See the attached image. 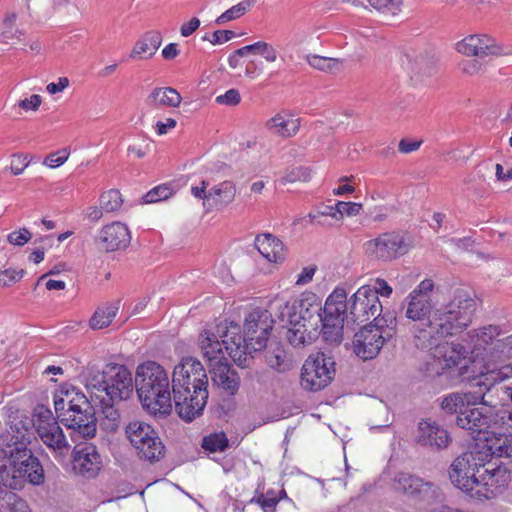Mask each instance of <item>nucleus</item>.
Instances as JSON below:
<instances>
[{
    "label": "nucleus",
    "mask_w": 512,
    "mask_h": 512,
    "mask_svg": "<svg viewBox=\"0 0 512 512\" xmlns=\"http://www.w3.org/2000/svg\"><path fill=\"white\" fill-rule=\"evenodd\" d=\"M431 279L422 280L405 299V316L415 322L413 341L417 348L428 350L434 359L428 371L440 375L445 369L462 364L468 355L495 382L512 375V365L499 364L512 355V334L502 325L487 324L469 330L462 341H442L467 329L476 311V301L466 288H457L451 299L433 308Z\"/></svg>",
    "instance_id": "nucleus-1"
},
{
    "label": "nucleus",
    "mask_w": 512,
    "mask_h": 512,
    "mask_svg": "<svg viewBox=\"0 0 512 512\" xmlns=\"http://www.w3.org/2000/svg\"><path fill=\"white\" fill-rule=\"evenodd\" d=\"M511 358L512 355L503 360L499 364L500 369L512 365V362L507 363ZM460 374L466 380L471 381L473 386L479 387V391L447 394L442 399L441 408L448 414H457V426L469 431L473 443H476L477 438H482L488 433L489 429L499 423L498 414L495 413L493 407L487 405L484 399L486 392L490 391L495 385L511 378L512 375L495 382L488 381L485 373H482L480 367L472 361L470 355L465 359V364L460 367Z\"/></svg>",
    "instance_id": "nucleus-2"
},
{
    "label": "nucleus",
    "mask_w": 512,
    "mask_h": 512,
    "mask_svg": "<svg viewBox=\"0 0 512 512\" xmlns=\"http://www.w3.org/2000/svg\"><path fill=\"white\" fill-rule=\"evenodd\" d=\"M91 400L78 388L72 385H62L54 394V408L57 417L75 435L82 438H92L96 434L97 425L92 403L99 400L103 419L101 426L114 432L119 426L120 415L117 409L103 395L90 392Z\"/></svg>",
    "instance_id": "nucleus-3"
},
{
    "label": "nucleus",
    "mask_w": 512,
    "mask_h": 512,
    "mask_svg": "<svg viewBox=\"0 0 512 512\" xmlns=\"http://www.w3.org/2000/svg\"><path fill=\"white\" fill-rule=\"evenodd\" d=\"M472 444L469 450L457 457L449 469L452 484L475 501L494 498L510 480L505 467L485 468L487 461Z\"/></svg>",
    "instance_id": "nucleus-4"
},
{
    "label": "nucleus",
    "mask_w": 512,
    "mask_h": 512,
    "mask_svg": "<svg viewBox=\"0 0 512 512\" xmlns=\"http://www.w3.org/2000/svg\"><path fill=\"white\" fill-rule=\"evenodd\" d=\"M172 392L181 419L191 422L202 414L208 399V377L198 359L184 357L174 367Z\"/></svg>",
    "instance_id": "nucleus-5"
},
{
    "label": "nucleus",
    "mask_w": 512,
    "mask_h": 512,
    "mask_svg": "<svg viewBox=\"0 0 512 512\" xmlns=\"http://www.w3.org/2000/svg\"><path fill=\"white\" fill-rule=\"evenodd\" d=\"M12 443L0 451V494L4 489L19 490L26 480L32 485L44 482L43 467L30 449L29 439L20 434L12 436Z\"/></svg>",
    "instance_id": "nucleus-6"
},
{
    "label": "nucleus",
    "mask_w": 512,
    "mask_h": 512,
    "mask_svg": "<svg viewBox=\"0 0 512 512\" xmlns=\"http://www.w3.org/2000/svg\"><path fill=\"white\" fill-rule=\"evenodd\" d=\"M321 311V301L312 292L285 304L281 317L289 325L287 338L291 345L298 347L313 342L320 327Z\"/></svg>",
    "instance_id": "nucleus-7"
},
{
    "label": "nucleus",
    "mask_w": 512,
    "mask_h": 512,
    "mask_svg": "<svg viewBox=\"0 0 512 512\" xmlns=\"http://www.w3.org/2000/svg\"><path fill=\"white\" fill-rule=\"evenodd\" d=\"M135 385L142 405L154 415L172 411L170 379L166 370L155 361H146L136 370Z\"/></svg>",
    "instance_id": "nucleus-8"
},
{
    "label": "nucleus",
    "mask_w": 512,
    "mask_h": 512,
    "mask_svg": "<svg viewBox=\"0 0 512 512\" xmlns=\"http://www.w3.org/2000/svg\"><path fill=\"white\" fill-rule=\"evenodd\" d=\"M240 327L230 322L211 323L205 326L198 337V346L203 357L212 364L224 360L225 353L239 366H246L240 350Z\"/></svg>",
    "instance_id": "nucleus-9"
},
{
    "label": "nucleus",
    "mask_w": 512,
    "mask_h": 512,
    "mask_svg": "<svg viewBox=\"0 0 512 512\" xmlns=\"http://www.w3.org/2000/svg\"><path fill=\"white\" fill-rule=\"evenodd\" d=\"M396 326V316L387 311L375 323L361 328L352 341L353 352L363 360L375 358L384 343L392 338Z\"/></svg>",
    "instance_id": "nucleus-10"
},
{
    "label": "nucleus",
    "mask_w": 512,
    "mask_h": 512,
    "mask_svg": "<svg viewBox=\"0 0 512 512\" xmlns=\"http://www.w3.org/2000/svg\"><path fill=\"white\" fill-rule=\"evenodd\" d=\"M272 319L266 310H253L245 318L244 335L240 334V350L245 363L247 356L261 351L266 347L267 340L272 330Z\"/></svg>",
    "instance_id": "nucleus-11"
},
{
    "label": "nucleus",
    "mask_w": 512,
    "mask_h": 512,
    "mask_svg": "<svg viewBox=\"0 0 512 512\" xmlns=\"http://www.w3.org/2000/svg\"><path fill=\"white\" fill-rule=\"evenodd\" d=\"M132 373L120 364H108L102 372V379L93 385L94 393L107 397L112 403L127 400L134 392Z\"/></svg>",
    "instance_id": "nucleus-12"
},
{
    "label": "nucleus",
    "mask_w": 512,
    "mask_h": 512,
    "mask_svg": "<svg viewBox=\"0 0 512 512\" xmlns=\"http://www.w3.org/2000/svg\"><path fill=\"white\" fill-rule=\"evenodd\" d=\"M335 361L324 352L312 353L301 371V386L307 391H319L328 386L335 376Z\"/></svg>",
    "instance_id": "nucleus-13"
},
{
    "label": "nucleus",
    "mask_w": 512,
    "mask_h": 512,
    "mask_svg": "<svg viewBox=\"0 0 512 512\" xmlns=\"http://www.w3.org/2000/svg\"><path fill=\"white\" fill-rule=\"evenodd\" d=\"M33 425L38 437L54 453L55 458L67 455L70 445L51 410L45 407L37 408Z\"/></svg>",
    "instance_id": "nucleus-14"
},
{
    "label": "nucleus",
    "mask_w": 512,
    "mask_h": 512,
    "mask_svg": "<svg viewBox=\"0 0 512 512\" xmlns=\"http://www.w3.org/2000/svg\"><path fill=\"white\" fill-rule=\"evenodd\" d=\"M126 436L137 450L140 458L148 461H158L164 453L157 432L147 423L132 421L126 426Z\"/></svg>",
    "instance_id": "nucleus-15"
},
{
    "label": "nucleus",
    "mask_w": 512,
    "mask_h": 512,
    "mask_svg": "<svg viewBox=\"0 0 512 512\" xmlns=\"http://www.w3.org/2000/svg\"><path fill=\"white\" fill-rule=\"evenodd\" d=\"M383 306L371 284L360 286L348 299V313L355 322H366L382 317Z\"/></svg>",
    "instance_id": "nucleus-16"
},
{
    "label": "nucleus",
    "mask_w": 512,
    "mask_h": 512,
    "mask_svg": "<svg viewBox=\"0 0 512 512\" xmlns=\"http://www.w3.org/2000/svg\"><path fill=\"white\" fill-rule=\"evenodd\" d=\"M209 182L201 180L200 185L191 186V194L203 201V205L223 209L229 206L236 197L237 187L231 180L222 181L207 191Z\"/></svg>",
    "instance_id": "nucleus-17"
},
{
    "label": "nucleus",
    "mask_w": 512,
    "mask_h": 512,
    "mask_svg": "<svg viewBox=\"0 0 512 512\" xmlns=\"http://www.w3.org/2000/svg\"><path fill=\"white\" fill-rule=\"evenodd\" d=\"M455 49L460 54L479 59L506 54L504 47L487 34L468 35L456 43Z\"/></svg>",
    "instance_id": "nucleus-18"
},
{
    "label": "nucleus",
    "mask_w": 512,
    "mask_h": 512,
    "mask_svg": "<svg viewBox=\"0 0 512 512\" xmlns=\"http://www.w3.org/2000/svg\"><path fill=\"white\" fill-rule=\"evenodd\" d=\"M501 427L499 423L489 429L487 434L482 438H477V442L473 443L479 450L487 462L492 456L497 457H511L512 456V434H505L500 432Z\"/></svg>",
    "instance_id": "nucleus-19"
},
{
    "label": "nucleus",
    "mask_w": 512,
    "mask_h": 512,
    "mask_svg": "<svg viewBox=\"0 0 512 512\" xmlns=\"http://www.w3.org/2000/svg\"><path fill=\"white\" fill-rule=\"evenodd\" d=\"M403 237L395 232L383 233L364 243L366 255L373 260L391 261L402 254Z\"/></svg>",
    "instance_id": "nucleus-20"
},
{
    "label": "nucleus",
    "mask_w": 512,
    "mask_h": 512,
    "mask_svg": "<svg viewBox=\"0 0 512 512\" xmlns=\"http://www.w3.org/2000/svg\"><path fill=\"white\" fill-rule=\"evenodd\" d=\"M395 483L397 490L413 499L431 503L439 496V489L436 485L424 482L421 478L410 474H398Z\"/></svg>",
    "instance_id": "nucleus-21"
},
{
    "label": "nucleus",
    "mask_w": 512,
    "mask_h": 512,
    "mask_svg": "<svg viewBox=\"0 0 512 512\" xmlns=\"http://www.w3.org/2000/svg\"><path fill=\"white\" fill-rule=\"evenodd\" d=\"M417 442L434 449H444L451 442V437L447 429L428 419L418 424Z\"/></svg>",
    "instance_id": "nucleus-22"
},
{
    "label": "nucleus",
    "mask_w": 512,
    "mask_h": 512,
    "mask_svg": "<svg viewBox=\"0 0 512 512\" xmlns=\"http://www.w3.org/2000/svg\"><path fill=\"white\" fill-rule=\"evenodd\" d=\"M300 119L287 110L277 112L264 123L265 130L283 139L294 137L300 129Z\"/></svg>",
    "instance_id": "nucleus-23"
},
{
    "label": "nucleus",
    "mask_w": 512,
    "mask_h": 512,
    "mask_svg": "<svg viewBox=\"0 0 512 512\" xmlns=\"http://www.w3.org/2000/svg\"><path fill=\"white\" fill-rule=\"evenodd\" d=\"M209 365L213 383L226 394L235 395L240 387V377L229 365L226 358Z\"/></svg>",
    "instance_id": "nucleus-24"
},
{
    "label": "nucleus",
    "mask_w": 512,
    "mask_h": 512,
    "mask_svg": "<svg viewBox=\"0 0 512 512\" xmlns=\"http://www.w3.org/2000/svg\"><path fill=\"white\" fill-rule=\"evenodd\" d=\"M98 238L107 251H116L126 248L131 241L128 227L119 221L105 225L99 231Z\"/></svg>",
    "instance_id": "nucleus-25"
},
{
    "label": "nucleus",
    "mask_w": 512,
    "mask_h": 512,
    "mask_svg": "<svg viewBox=\"0 0 512 512\" xmlns=\"http://www.w3.org/2000/svg\"><path fill=\"white\" fill-rule=\"evenodd\" d=\"M101 457L93 445H85L75 451L74 469L86 478L95 477L101 469Z\"/></svg>",
    "instance_id": "nucleus-26"
},
{
    "label": "nucleus",
    "mask_w": 512,
    "mask_h": 512,
    "mask_svg": "<svg viewBox=\"0 0 512 512\" xmlns=\"http://www.w3.org/2000/svg\"><path fill=\"white\" fill-rule=\"evenodd\" d=\"M163 37L158 30H149L142 34L134 43L129 58L132 60L149 59L161 46Z\"/></svg>",
    "instance_id": "nucleus-27"
},
{
    "label": "nucleus",
    "mask_w": 512,
    "mask_h": 512,
    "mask_svg": "<svg viewBox=\"0 0 512 512\" xmlns=\"http://www.w3.org/2000/svg\"><path fill=\"white\" fill-rule=\"evenodd\" d=\"M255 247L270 263H282L286 259L284 244L270 234L259 235L255 239Z\"/></svg>",
    "instance_id": "nucleus-28"
},
{
    "label": "nucleus",
    "mask_w": 512,
    "mask_h": 512,
    "mask_svg": "<svg viewBox=\"0 0 512 512\" xmlns=\"http://www.w3.org/2000/svg\"><path fill=\"white\" fill-rule=\"evenodd\" d=\"M181 101L180 93L172 87H156L146 98V104L154 109L177 108Z\"/></svg>",
    "instance_id": "nucleus-29"
},
{
    "label": "nucleus",
    "mask_w": 512,
    "mask_h": 512,
    "mask_svg": "<svg viewBox=\"0 0 512 512\" xmlns=\"http://www.w3.org/2000/svg\"><path fill=\"white\" fill-rule=\"evenodd\" d=\"M344 316L324 313L321 311V332L323 339L329 344H339L343 338Z\"/></svg>",
    "instance_id": "nucleus-30"
},
{
    "label": "nucleus",
    "mask_w": 512,
    "mask_h": 512,
    "mask_svg": "<svg viewBox=\"0 0 512 512\" xmlns=\"http://www.w3.org/2000/svg\"><path fill=\"white\" fill-rule=\"evenodd\" d=\"M119 310L118 302L99 306L89 320V325L94 330L108 327Z\"/></svg>",
    "instance_id": "nucleus-31"
},
{
    "label": "nucleus",
    "mask_w": 512,
    "mask_h": 512,
    "mask_svg": "<svg viewBox=\"0 0 512 512\" xmlns=\"http://www.w3.org/2000/svg\"><path fill=\"white\" fill-rule=\"evenodd\" d=\"M348 299L345 288L338 286L327 297L322 310L324 313L344 316L345 312H348Z\"/></svg>",
    "instance_id": "nucleus-32"
},
{
    "label": "nucleus",
    "mask_w": 512,
    "mask_h": 512,
    "mask_svg": "<svg viewBox=\"0 0 512 512\" xmlns=\"http://www.w3.org/2000/svg\"><path fill=\"white\" fill-rule=\"evenodd\" d=\"M253 5V0H243L218 16L215 20V23L217 25H223L229 21L239 19L245 13H247L253 7Z\"/></svg>",
    "instance_id": "nucleus-33"
},
{
    "label": "nucleus",
    "mask_w": 512,
    "mask_h": 512,
    "mask_svg": "<svg viewBox=\"0 0 512 512\" xmlns=\"http://www.w3.org/2000/svg\"><path fill=\"white\" fill-rule=\"evenodd\" d=\"M17 20V14L15 12H9L5 15L2 27H1V33H0V41L7 42L11 39H19L20 36L23 34L20 29H18L15 26Z\"/></svg>",
    "instance_id": "nucleus-34"
},
{
    "label": "nucleus",
    "mask_w": 512,
    "mask_h": 512,
    "mask_svg": "<svg viewBox=\"0 0 512 512\" xmlns=\"http://www.w3.org/2000/svg\"><path fill=\"white\" fill-rule=\"evenodd\" d=\"M99 204L107 213L116 212L123 205L122 195L118 190L110 189L100 195Z\"/></svg>",
    "instance_id": "nucleus-35"
},
{
    "label": "nucleus",
    "mask_w": 512,
    "mask_h": 512,
    "mask_svg": "<svg viewBox=\"0 0 512 512\" xmlns=\"http://www.w3.org/2000/svg\"><path fill=\"white\" fill-rule=\"evenodd\" d=\"M307 62L311 67L323 72H335L340 69V62L336 58L308 55Z\"/></svg>",
    "instance_id": "nucleus-36"
},
{
    "label": "nucleus",
    "mask_w": 512,
    "mask_h": 512,
    "mask_svg": "<svg viewBox=\"0 0 512 512\" xmlns=\"http://www.w3.org/2000/svg\"><path fill=\"white\" fill-rule=\"evenodd\" d=\"M202 447L209 452H222L228 447L224 432L210 434L203 438Z\"/></svg>",
    "instance_id": "nucleus-37"
},
{
    "label": "nucleus",
    "mask_w": 512,
    "mask_h": 512,
    "mask_svg": "<svg viewBox=\"0 0 512 512\" xmlns=\"http://www.w3.org/2000/svg\"><path fill=\"white\" fill-rule=\"evenodd\" d=\"M408 60L407 68L415 74H429L432 70L433 62L424 55L406 56Z\"/></svg>",
    "instance_id": "nucleus-38"
},
{
    "label": "nucleus",
    "mask_w": 512,
    "mask_h": 512,
    "mask_svg": "<svg viewBox=\"0 0 512 512\" xmlns=\"http://www.w3.org/2000/svg\"><path fill=\"white\" fill-rule=\"evenodd\" d=\"M266 361L268 365L280 372H284L289 369L290 364L286 360V353L282 347H276L270 350L266 354Z\"/></svg>",
    "instance_id": "nucleus-39"
},
{
    "label": "nucleus",
    "mask_w": 512,
    "mask_h": 512,
    "mask_svg": "<svg viewBox=\"0 0 512 512\" xmlns=\"http://www.w3.org/2000/svg\"><path fill=\"white\" fill-rule=\"evenodd\" d=\"M175 193L172 184H162L154 187L144 196L145 203H157L170 198Z\"/></svg>",
    "instance_id": "nucleus-40"
},
{
    "label": "nucleus",
    "mask_w": 512,
    "mask_h": 512,
    "mask_svg": "<svg viewBox=\"0 0 512 512\" xmlns=\"http://www.w3.org/2000/svg\"><path fill=\"white\" fill-rule=\"evenodd\" d=\"M371 7L384 15H397L402 6V0H367Z\"/></svg>",
    "instance_id": "nucleus-41"
},
{
    "label": "nucleus",
    "mask_w": 512,
    "mask_h": 512,
    "mask_svg": "<svg viewBox=\"0 0 512 512\" xmlns=\"http://www.w3.org/2000/svg\"><path fill=\"white\" fill-rule=\"evenodd\" d=\"M5 508L7 512H32L28 502L14 493L7 495Z\"/></svg>",
    "instance_id": "nucleus-42"
},
{
    "label": "nucleus",
    "mask_w": 512,
    "mask_h": 512,
    "mask_svg": "<svg viewBox=\"0 0 512 512\" xmlns=\"http://www.w3.org/2000/svg\"><path fill=\"white\" fill-rule=\"evenodd\" d=\"M362 210V204L356 202H336V214L338 221L342 220L344 216L352 217L358 215Z\"/></svg>",
    "instance_id": "nucleus-43"
},
{
    "label": "nucleus",
    "mask_w": 512,
    "mask_h": 512,
    "mask_svg": "<svg viewBox=\"0 0 512 512\" xmlns=\"http://www.w3.org/2000/svg\"><path fill=\"white\" fill-rule=\"evenodd\" d=\"M24 269L7 268L0 270V287H9L20 281L25 275Z\"/></svg>",
    "instance_id": "nucleus-44"
},
{
    "label": "nucleus",
    "mask_w": 512,
    "mask_h": 512,
    "mask_svg": "<svg viewBox=\"0 0 512 512\" xmlns=\"http://www.w3.org/2000/svg\"><path fill=\"white\" fill-rule=\"evenodd\" d=\"M69 156L70 150L68 148H63L59 151L47 155L43 161V164L52 169L58 168L68 160Z\"/></svg>",
    "instance_id": "nucleus-45"
},
{
    "label": "nucleus",
    "mask_w": 512,
    "mask_h": 512,
    "mask_svg": "<svg viewBox=\"0 0 512 512\" xmlns=\"http://www.w3.org/2000/svg\"><path fill=\"white\" fill-rule=\"evenodd\" d=\"M255 53L261 55L268 63H273L278 58L277 49L265 41L255 42Z\"/></svg>",
    "instance_id": "nucleus-46"
},
{
    "label": "nucleus",
    "mask_w": 512,
    "mask_h": 512,
    "mask_svg": "<svg viewBox=\"0 0 512 512\" xmlns=\"http://www.w3.org/2000/svg\"><path fill=\"white\" fill-rule=\"evenodd\" d=\"M483 68L479 58L463 59L458 63L459 71L468 76L478 75Z\"/></svg>",
    "instance_id": "nucleus-47"
},
{
    "label": "nucleus",
    "mask_w": 512,
    "mask_h": 512,
    "mask_svg": "<svg viewBox=\"0 0 512 512\" xmlns=\"http://www.w3.org/2000/svg\"><path fill=\"white\" fill-rule=\"evenodd\" d=\"M32 238L31 232L26 228L13 231L8 234L7 241L15 246H23Z\"/></svg>",
    "instance_id": "nucleus-48"
},
{
    "label": "nucleus",
    "mask_w": 512,
    "mask_h": 512,
    "mask_svg": "<svg viewBox=\"0 0 512 512\" xmlns=\"http://www.w3.org/2000/svg\"><path fill=\"white\" fill-rule=\"evenodd\" d=\"M235 37V33L232 30H216L210 37L205 35L202 40L209 41L212 45H221Z\"/></svg>",
    "instance_id": "nucleus-49"
},
{
    "label": "nucleus",
    "mask_w": 512,
    "mask_h": 512,
    "mask_svg": "<svg viewBox=\"0 0 512 512\" xmlns=\"http://www.w3.org/2000/svg\"><path fill=\"white\" fill-rule=\"evenodd\" d=\"M372 289L375 291L377 298H390L393 294L392 286L383 278L377 277L373 280Z\"/></svg>",
    "instance_id": "nucleus-50"
},
{
    "label": "nucleus",
    "mask_w": 512,
    "mask_h": 512,
    "mask_svg": "<svg viewBox=\"0 0 512 512\" xmlns=\"http://www.w3.org/2000/svg\"><path fill=\"white\" fill-rule=\"evenodd\" d=\"M28 156L24 154H14L11 160L10 170L13 175H20L29 166Z\"/></svg>",
    "instance_id": "nucleus-51"
},
{
    "label": "nucleus",
    "mask_w": 512,
    "mask_h": 512,
    "mask_svg": "<svg viewBox=\"0 0 512 512\" xmlns=\"http://www.w3.org/2000/svg\"><path fill=\"white\" fill-rule=\"evenodd\" d=\"M494 387H496V392L501 402L512 403V377Z\"/></svg>",
    "instance_id": "nucleus-52"
},
{
    "label": "nucleus",
    "mask_w": 512,
    "mask_h": 512,
    "mask_svg": "<svg viewBox=\"0 0 512 512\" xmlns=\"http://www.w3.org/2000/svg\"><path fill=\"white\" fill-rule=\"evenodd\" d=\"M241 100L240 93L237 89H229L224 94L216 97L215 101L221 105L235 106Z\"/></svg>",
    "instance_id": "nucleus-53"
},
{
    "label": "nucleus",
    "mask_w": 512,
    "mask_h": 512,
    "mask_svg": "<svg viewBox=\"0 0 512 512\" xmlns=\"http://www.w3.org/2000/svg\"><path fill=\"white\" fill-rule=\"evenodd\" d=\"M42 104V98L38 94H33L28 98L21 99L18 102L19 108L25 112L37 111Z\"/></svg>",
    "instance_id": "nucleus-54"
},
{
    "label": "nucleus",
    "mask_w": 512,
    "mask_h": 512,
    "mask_svg": "<svg viewBox=\"0 0 512 512\" xmlns=\"http://www.w3.org/2000/svg\"><path fill=\"white\" fill-rule=\"evenodd\" d=\"M70 84L67 77H59L57 82H51L46 85V91L50 95L62 93Z\"/></svg>",
    "instance_id": "nucleus-55"
},
{
    "label": "nucleus",
    "mask_w": 512,
    "mask_h": 512,
    "mask_svg": "<svg viewBox=\"0 0 512 512\" xmlns=\"http://www.w3.org/2000/svg\"><path fill=\"white\" fill-rule=\"evenodd\" d=\"M201 22L199 18L193 17L188 22H185L180 27V35L182 37L191 36L200 26Z\"/></svg>",
    "instance_id": "nucleus-56"
},
{
    "label": "nucleus",
    "mask_w": 512,
    "mask_h": 512,
    "mask_svg": "<svg viewBox=\"0 0 512 512\" xmlns=\"http://www.w3.org/2000/svg\"><path fill=\"white\" fill-rule=\"evenodd\" d=\"M447 242L457 250L466 251L473 247L474 240L471 237L451 238Z\"/></svg>",
    "instance_id": "nucleus-57"
},
{
    "label": "nucleus",
    "mask_w": 512,
    "mask_h": 512,
    "mask_svg": "<svg viewBox=\"0 0 512 512\" xmlns=\"http://www.w3.org/2000/svg\"><path fill=\"white\" fill-rule=\"evenodd\" d=\"M317 268L316 266H306L302 269V271L299 273L296 284L297 285H305L312 281L315 272Z\"/></svg>",
    "instance_id": "nucleus-58"
},
{
    "label": "nucleus",
    "mask_w": 512,
    "mask_h": 512,
    "mask_svg": "<svg viewBox=\"0 0 512 512\" xmlns=\"http://www.w3.org/2000/svg\"><path fill=\"white\" fill-rule=\"evenodd\" d=\"M273 494V492H268L266 495H260L261 508L265 512L274 510L279 502V499H277Z\"/></svg>",
    "instance_id": "nucleus-59"
},
{
    "label": "nucleus",
    "mask_w": 512,
    "mask_h": 512,
    "mask_svg": "<svg viewBox=\"0 0 512 512\" xmlns=\"http://www.w3.org/2000/svg\"><path fill=\"white\" fill-rule=\"evenodd\" d=\"M348 180L347 177H342L339 179V185L338 187H335L333 189V194L336 196H343L346 194H352L355 191L354 186L348 184L346 181Z\"/></svg>",
    "instance_id": "nucleus-60"
},
{
    "label": "nucleus",
    "mask_w": 512,
    "mask_h": 512,
    "mask_svg": "<svg viewBox=\"0 0 512 512\" xmlns=\"http://www.w3.org/2000/svg\"><path fill=\"white\" fill-rule=\"evenodd\" d=\"M177 125V122L173 118H167L165 121H158L155 125L156 132L158 135H165L170 130L174 129Z\"/></svg>",
    "instance_id": "nucleus-61"
},
{
    "label": "nucleus",
    "mask_w": 512,
    "mask_h": 512,
    "mask_svg": "<svg viewBox=\"0 0 512 512\" xmlns=\"http://www.w3.org/2000/svg\"><path fill=\"white\" fill-rule=\"evenodd\" d=\"M421 141L403 139L399 143V151L402 153H411L419 149Z\"/></svg>",
    "instance_id": "nucleus-62"
},
{
    "label": "nucleus",
    "mask_w": 512,
    "mask_h": 512,
    "mask_svg": "<svg viewBox=\"0 0 512 512\" xmlns=\"http://www.w3.org/2000/svg\"><path fill=\"white\" fill-rule=\"evenodd\" d=\"M180 54L177 43L167 44L161 51V55L165 60H173Z\"/></svg>",
    "instance_id": "nucleus-63"
},
{
    "label": "nucleus",
    "mask_w": 512,
    "mask_h": 512,
    "mask_svg": "<svg viewBox=\"0 0 512 512\" xmlns=\"http://www.w3.org/2000/svg\"><path fill=\"white\" fill-rule=\"evenodd\" d=\"M104 209H102L101 205L98 206H90L87 208L85 212L86 218L91 222H97L103 217Z\"/></svg>",
    "instance_id": "nucleus-64"
}]
</instances>
